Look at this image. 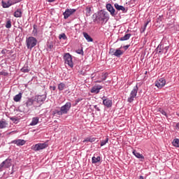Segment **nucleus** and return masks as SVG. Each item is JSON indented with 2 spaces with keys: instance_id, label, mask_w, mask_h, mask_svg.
Wrapping results in <instances>:
<instances>
[{
  "instance_id": "f257e3e1",
  "label": "nucleus",
  "mask_w": 179,
  "mask_h": 179,
  "mask_svg": "<svg viewBox=\"0 0 179 179\" xmlns=\"http://www.w3.org/2000/svg\"><path fill=\"white\" fill-rule=\"evenodd\" d=\"M93 17H95L96 22H102L103 23L105 22V23H107L108 19H110V15H108V13L104 10H101L96 14H94Z\"/></svg>"
},
{
  "instance_id": "f03ea898",
  "label": "nucleus",
  "mask_w": 179,
  "mask_h": 179,
  "mask_svg": "<svg viewBox=\"0 0 179 179\" xmlns=\"http://www.w3.org/2000/svg\"><path fill=\"white\" fill-rule=\"evenodd\" d=\"M71 107H72V103L67 102L60 108V110H56V114L57 115H64V114H66L71 110Z\"/></svg>"
},
{
  "instance_id": "7ed1b4c3",
  "label": "nucleus",
  "mask_w": 179,
  "mask_h": 179,
  "mask_svg": "<svg viewBox=\"0 0 179 179\" xmlns=\"http://www.w3.org/2000/svg\"><path fill=\"white\" fill-rule=\"evenodd\" d=\"M26 43L28 50H32L34 47L37 45V39L33 36H29L27 38Z\"/></svg>"
},
{
  "instance_id": "20e7f679",
  "label": "nucleus",
  "mask_w": 179,
  "mask_h": 179,
  "mask_svg": "<svg viewBox=\"0 0 179 179\" xmlns=\"http://www.w3.org/2000/svg\"><path fill=\"white\" fill-rule=\"evenodd\" d=\"M13 160L10 158H7L0 164V172L3 171V169H9L12 166Z\"/></svg>"
},
{
  "instance_id": "39448f33",
  "label": "nucleus",
  "mask_w": 179,
  "mask_h": 179,
  "mask_svg": "<svg viewBox=\"0 0 179 179\" xmlns=\"http://www.w3.org/2000/svg\"><path fill=\"white\" fill-rule=\"evenodd\" d=\"M63 59L64 63L69 65L70 68H73V62L72 61V56L69 53H65Z\"/></svg>"
},
{
  "instance_id": "423d86ee",
  "label": "nucleus",
  "mask_w": 179,
  "mask_h": 179,
  "mask_svg": "<svg viewBox=\"0 0 179 179\" xmlns=\"http://www.w3.org/2000/svg\"><path fill=\"white\" fill-rule=\"evenodd\" d=\"M138 94V85H136L130 93V96L127 99L129 103H132Z\"/></svg>"
},
{
  "instance_id": "0eeeda50",
  "label": "nucleus",
  "mask_w": 179,
  "mask_h": 179,
  "mask_svg": "<svg viewBox=\"0 0 179 179\" xmlns=\"http://www.w3.org/2000/svg\"><path fill=\"white\" fill-rule=\"evenodd\" d=\"M48 147V144L47 143H38L35 145H33L31 149L34 150L35 152H38V150H43V149H45V148Z\"/></svg>"
},
{
  "instance_id": "6e6552de",
  "label": "nucleus",
  "mask_w": 179,
  "mask_h": 179,
  "mask_svg": "<svg viewBox=\"0 0 179 179\" xmlns=\"http://www.w3.org/2000/svg\"><path fill=\"white\" fill-rule=\"evenodd\" d=\"M106 9L113 17H115L118 15V11H115V8H114L111 3L106 4Z\"/></svg>"
},
{
  "instance_id": "1a4fd4ad",
  "label": "nucleus",
  "mask_w": 179,
  "mask_h": 179,
  "mask_svg": "<svg viewBox=\"0 0 179 179\" xmlns=\"http://www.w3.org/2000/svg\"><path fill=\"white\" fill-rule=\"evenodd\" d=\"M76 12V9H72V8H67L66 9L65 12L63 13L64 18V19H68L69 16L73 15Z\"/></svg>"
},
{
  "instance_id": "9d476101",
  "label": "nucleus",
  "mask_w": 179,
  "mask_h": 179,
  "mask_svg": "<svg viewBox=\"0 0 179 179\" xmlns=\"http://www.w3.org/2000/svg\"><path fill=\"white\" fill-rule=\"evenodd\" d=\"M166 85V79L164 78H159L158 80L155 81V86L158 87V89H162L164 86Z\"/></svg>"
},
{
  "instance_id": "9b49d317",
  "label": "nucleus",
  "mask_w": 179,
  "mask_h": 179,
  "mask_svg": "<svg viewBox=\"0 0 179 179\" xmlns=\"http://www.w3.org/2000/svg\"><path fill=\"white\" fill-rule=\"evenodd\" d=\"M102 100H103V106L107 107V108H110V107H112V106H113V101H111V100H110L108 99H106V96H103L102 97Z\"/></svg>"
},
{
  "instance_id": "f8f14e48",
  "label": "nucleus",
  "mask_w": 179,
  "mask_h": 179,
  "mask_svg": "<svg viewBox=\"0 0 179 179\" xmlns=\"http://www.w3.org/2000/svg\"><path fill=\"white\" fill-rule=\"evenodd\" d=\"M101 89H103V86L99 85H94L91 89V93H94L95 94H99V93H100V90H101Z\"/></svg>"
},
{
  "instance_id": "ddd939ff",
  "label": "nucleus",
  "mask_w": 179,
  "mask_h": 179,
  "mask_svg": "<svg viewBox=\"0 0 179 179\" xmlns=\"http://www.w3.org/2000/svg\"><path fill=\"white\" fill-rule=\"evenodd\" d=\"M11 143H14V145H17V146H23L26 143V141L22 139L14 140L11 141Z\"/></svg>"
},
{
  "instance_id": "4468645a",
  "label": "nucleus",
  "mask_w": 179,
  "mask_h": 179,
  "mask_svg": "<svg viewBox=\"0 0 179 179\" xmlns=\"http://www.w3.org/2000/svg\"><path fill=\"white\" fill-rule=\"evenodd\" d=\"M46 99H47V94L38 95L36 98V101L37 103H44Z\"/></svg>"
},
{
  "instance_id": "2eb2a0df",
  "label": "nucleus",
  "mask_w": 179,
  "mask_h": 179,
  "mask_svg": "<svg viewBox=\"0 0 179 179\" xmlns=\"http://www.w3.org/2000/svg\"><path fill=\"white\" fill-rule=\"evenodd\" d=\"M22 15H23V11L21 8H17L14 13L15 17H22Z\"/></svg>"
},
{
  "instance_id": "dca6fc26",
  "label": "nucleus",
  "mask_w": 179,
  "mask_h": 179,
  "mask_svg": "<svg viewBox=\"0 0 179 179\" xmlns=\"http://www.w3.org/2000/svg\"><path fill=\"white\" fill-rule=\"evenodd\" d=\"M156 51L159 54H164V46L163 45H159L156 48Z\"/></svg>"
},
{
  "instance_id": "f3484780",
  "label": "nucleus",
  "mask_w": 179,
  "mask_h": 179,
  "mask_svg": "<svg viewBox=\"0 0 179 179\" xmlns=\"http://www.w3.org/2000/svg\"><path fill=\"white\" fill-rule=\"evenodd\" d=\"M8 127V122L4 119L0 120V129H3V128H6Z\"/></svg>"
},
{
  "instance_id": "a211bd4d",
  "label": "nucleus",
  "mask_w": 179,
  "mask_h": 179,
  "mask_svg": "<svg viewBox=\"0 0 179 179\" xmlns=\"http://www.w3.org/2000/svg\"><path fill=\"white\" fill-rule=\"evenodd\" d=\"M83 34L88 43H92L93 41V38L87 33L83 32Z\"/></svg>"
},
{
  "instance_id": "6ab92c4d",
  "label": "nucleus",
  "mask_w": 179,
  "mask_h": 179,
  "mask_svg": "<svg viewBox=\"0 0 179 179\" xmlns=\"http://www.w3.org/2000/svg\"><path fill=\"white\" fill-rule=\"evenodd\" d=\"M57 89L59 90V92H62V90L66 89V85H65L64 83H60L57 85Z\"/></svg>"
},
{
  "instance_id": "aec40b11",
  "label": "nucleus",
  "mask_w": 179,
  "mask_h": 179,
  "mask_svg": "<svg viewBox=\"0 0 179 179\" xmlns=\"http://www.w3.org/2000/svg\"><path fill=\"white\" fill-rule=\"evenodd\" d=\"M133 155L137 157V159H145V157H143V155H142V154L137 152L136 150H133Z\"/></svg>"
},
{
  "instance_id": "412c9836",
  "label": "nucleus",
  "mask_w": 179,
  "mask_h": 179,
  "mask_svg": "<svg viewBox=\"0 0 179 179\" xmlns=\"http://www.w3.org/2000/svg\"><path fill=\"white\" fill-rule=\"evenodd\" d=\"M114 7L115 8L116 10H122V12H124L125 10V7H124L123 6H120L117 3L114 4Z\"/></svg>"
},
{
  "instance_id": "4be33fe9",
  "label": "nucleus",
  "mask_w": 179,
  "mask_h": 179,
  "mask_svg": "<svg viewBox=\"0 0 179 179\" xmlns=\"http://www.w3.org/2000/svg\"><path fill=\"white\" fill-rule=\"evenodd\" d=\"M131 34H127L120 38V41H127V40H129V38H131Z\"/></svg>"
},
{
  "instance_id": "5701e85b",
  "label": "nucleus",
  "mask_w": 179,
  "mask_h": 179,
  "mask_svg": "<svg viewBox=\"0 0 179 179\" xmlns=\"http://www.w3.org/2000/svg\"><path fill=\"white\" fill-rule=\"evenodd\" d=\"M34 103V100L31 98H29L25 103V106L26 107H30L31 106H33Z\"/></svg>"
},
{
  "instance_id": "b1692460",
  "label": "nucleus",
  "mask_w": 179,
  "mask_h": 179,
  "mask_svg": "<svg viewBox=\"0 0 179 179\" xmlns=\"http://www.w3.org/2000/svg\"><path fill=\"white\" fill-rule=\"evenodd\" d=\"M13 100L16 103L20 101V100H22V92H20L18 94L15 95L13 98Z\"/></svg>"
},
{
  "instance_id": "393cba45",
  "label": "nucleus",
  "mask_w": 179,
  "mask_h": 179,
  "mask_svg": "<svg viewBox=\"0 0 179 179\" xmlns=\"http://www.w3.org/2000/svg\"><path fill=\"white\" fill-rule=\"evenodd\" d=\"M122 54H124V52H122V50H121L120 49L116 50L114 52L115 57H121V55H122Z\"/></svg>"
},
{
  "instance_id": "a878e982",
  "label": "nucleus",
  "mask_w": 179,
  "mask_h": 179,
  "mask_svg": "<svg viewBox=\"0 0 179 179\" xmlns=\"http://www.w3.org/2000/svg\"><path fill=\"white\" fill-rule=\"evenodd\" d=\"M37 124H38V117H33L32 118V121L30 123V125L31 127L34 126V125H37Z\"/></svg>"
},
{
  "instance_id": "bb28decb",
  "label": "nucleus",
  "mask_w": 179,
  "mask_h": 179,
  "mask_svg": "<svg viewBox=\"0 0 179 179\" xmlns=\"http://www.w3.org/2000/svg\"><path fill=\"white\" fill-rule=\"evenodd\" d=\"M1 6H3V8H9L10 6V4L9 3V1H8L7 2H5L3 1H1Z\"/></svg>"
},
{
  "instance_id": "cd10ccee",
  "label": "nucleus",
  "mask_w": 179,
  "mask_h": 179,
  "mask_svg": "<svg viewBox=\"0 0 179 179\" xmlns=\"http://www.w3.org/2000/svg\"><path fill=\"white\" fill-rule=\"evenodd\" d=\"M100 160H101V158L100 157H93L92 162L93 164H96V163H99V162H100Z\"/></svg>"
},
{
  "instance_id": "c85d7f7f",
  "label": "nucleus",
  "mask_w": 179,
  "mask_h": 179,
  "mask_svg": "<svg viewBox=\"0 0 179 179\" xmlns=\"http://www.w3.org/2000/svg\"><path fill=\"white\" fill-rule=\"evenodd\" d=\"M96 141V138L94 137H90L87 138L85 140L83 141V142H94Z\"/></svg>"
},
{
  "instance_id": "c756f323",
  "label": "nucleus",
  "mask_w": 179,
  "mask_h": 179,
  "mask_svg": "<svg viewBox=\"0 0 179 179\" xmlns=\"http://www.w3.org/2000/svg\"><path fill=\"white\" fill-rule=\"evenodd\" d=\"M172 143L176 148H179V139L178 138L174 139Z\"/></svg>"
},
{
  "instance_id": "7c9ffc66",
  "label": "nucleus",
  "mask_w": 179,
  "mask_h": 179,
  "mask_svg": "<svg viewBox=\"0 0 179 179\" xmlns=\"http://www.w3.org/2000/svg\"><path fill=\"white\" fill-rule=\"evenodd\" d=\"M59 40L63 39V40H66V38H68V37H66V35L65 34H61L59 35Z\"/></svg>"
},
{
  "instance_id": "2f4dec72",
  "label": "nucleus",
  "mask_w": 179,
  "mask_h": 179,
  "mask_svg": "<svg viewBox=\"0 0 179 179\" xmlns=\"http://www.w3.org/2000/svg\"><path fill=\"white\" fill-rule=\"evenodd\" d=\"M85 10H86V15L90 16V12H92V8H90V7H86Z\"/></svg>"
},
{
  "instance_id": "473e14b6",
  "label": "nucleus",
  "mask_w": 179,
  "mask_h": 179,
  "mask_svg": "<svg viewBox=\"0 0 179 179\" xmlns=\"http://www.w3.org/2000/svg\"><path fill=\"white\" fill-rule=\"evenodd\" d=\"M6 27V29H10L12 27V22L10 20L7 21Z\"/></svg>"
},
{
  "instance_id": "72a5a7b5",
  "label": "nucleus",
  "mask_w": 179,
  "mask_h": 179,
  "mask_svg": "<svg viewBox=\"0 0 179 179\" xmlns=\"http://www.w3.org/2000/svg\"><path fill=\"white\" fill-rule=\"evenodd\" d=\"M108 76V73H103L101 76L102 80H106V79H107Z\"/></svg>"
},
{
  "instance_id": "f704fd0d",
  "label": "nucleus",
  "mask_w": 179,
  "mask_h": 179,
  "mask_svg": "<svg viewBox=\"0 0 179 179\" xmlns=\"http://www.w3.org/2000/svg\"><path fill=\"white\" fill-rule=\"evenodd\" d=\"M108 142V138H106L105 140L101 141V146H104Z\"/></svg>"
},
{
  "instance_id": "c9c22d12",
  "label": "nucleus",
  "mask_w": 179,
  "mask_h": 179,
  "mask_svg": "<svg viewBox=\"0 0 179 179\" xmlns=\"http://www.w3.org/2000/svg\"><path fill=\"white\" fill-rule=\"evenodd\" d=\"M34 36H37V26L34 25V30H33Z\"/></svg>"
},
{
  "instance_id": "e433bc0d",
  "label": "nucleus",
  "mask_w": 179,
  "mask_h": 179,
  "mask_svg": "<svg viewBox=\"0 0 179 179\" xmlns=\"http://www.w3.org/2000/svg\"><path fill=\"white\" fill-rule=\"evenodd\" d=\"M159 113H161V114H162V115H165V117H167V113H166V111L160 108Z\"/></svg>"
},
{
  "instance_id": "4c0bfd02",
  "label": "nucleus",
  "mask_w": 179,
  "mask_h": 179,
  "mask_svg": "<svg viewBox=\"0 0 179 179\" xmlns=\"http://www.w3.org/2000/svg\"><path fill=\"white\" fill-rule=\"evenodd\" d=\"M22 72H24V73H27L30 70L23 67L22 69H21Z\"/></svg>"
},
{
  "instance_id": "58836bf2",
  "label": "nucleus",
  "mask_w": 179,
  "mask_h": 179,
  "mask_svg": "<svg viewBox=\"0 0 179 179\" xmlns=\"http://www.w3.org/2000/svg\"><path fill=\"white\" fill-rule=\"evenodd\" d=\"M115 52V50L114 48H110L109 50V54H112V55H114V53Z\"/></svg>"
},
{
  "instance_id": "ea45409f",
  "label": "nucleus",
  "mask_w": 179,
  "mask_h": 179,
  "mask_svg": "<svg viewBox=\"0 0 179 179\" xmlns=\"http://www.w3.org/2000/svg\"><path fill=\"white\" fill-rule=\"evenodd\" d=\"M8 2L10 3V6H12V5H15V3H17V1H13L10 0H8Z\"/></svg>"
},
{
  "instance_id": "a19ab883",
  "label": "nucleus",
  "mask_w": 179,
  "mask_h": 179,
  "mask_svg": "<svg viewBox=\"0 0 179 179\" xmlns=\"http://www.w3.org/2000/svg\"><path fill=\"white\" fill-rule=\"evenodd\" d=\"M169 48H170L169 46H166L165 48H164V53L166 54L167 52V51H169Z\"/></svg>"
},
{
  "instance_id": "79ce46f5",
  "label": "nucleus",
  "mask_w": 179,
  "mask_h": 179,
  "mask_svg": "<svg viewBox=\"0 0 179 179\" xmlns=\"http://www.w3.org/2000/svg\"><path fill=\"white\" fill-rule=\"evenodd\" d=\"M48 48H49V50H52V48H54V45H52V43H50L48 45Z\"/></svg>"
},
{
  "instance_id": "37998d69",
  "label": "nucleus",
  "mask_w": 179,
  "mask_h": 179,
  "mask_svg": "<svg viewBox=\"0 0 179 179\" xmlns=\"http://www.w3.org/2000/svg\"><path fill=\"white\" fill-rule=\"evenodd\" d=\"M76 52L77 54H82V55H83V50H78Z\"/></svg>"
},
{
  "instance_id": "c03bdc74",
  "label": "nucleus",
  "mask_w": 179,
  "mask_h": 179,
  "mask_svg": "<svg viewBox=\"0 0 179 179\" xmlns=\"http://www.w3.org/2000/svg\"><path fill=\"white\" fill-rule=\"evenodd\" d=\"M150 22V21H148V22L145 24V25H144V29H143V31H145V30L146 29V27H147L148 24H149V22Z\"/></svg>"
},
{
  "instance_id": "a18cd8bd",
  "label": "nucleus",
  "mask_w": 179,
  "mask_h": 179,
  "mask_svg": "<svg viewBox=\"0 0 179 179\" xmlns=\"http://www.w3.org/2000/svg\"><path fill=\"white\" fill-rule=\"evenodd\" d=\"M10 120L11 121H15V122H16V121H17V119L16 117H10Z\"/></svg>"
},
{
  "instance_id": "49530a36",
  "label": "nucleus",
  "mask_w": 179,
  "mask_h": 179,
  "mask_svg": "<svg viewBox=\"0 0 179 179\" xmlns=\"http://www.w3.org/2000/svg\"><path fill=\"white\" fill-rule=\"evenodd\" d=\"M6 52H8V50H6V49H3L1 50V54L5 55V54H6Z\"/></svg>"
},
{
  "instance_id": "de8ad7c7",
  "label": "nucleus",
  "mask_w": 179,
  "mask_h": 179,
  "mask_svg": "<svg viewBox=\"0 0 179 179\" xmlns=\"http://www.w3.org/2000/svg\"><path fill=\"white\" fill-rule=\"evenodd\" d=\"M94 108H95V110H96V111H100V108L97 106V105H94Z\"/></svg>"
},
{
  "instance_id": "09e8293b",
  "label": "nucleus",
  "mask_w": 179,
  "mask_h": 179,
  "mask_svg": "<svg viewBox=\"0 0 179 179\" xmlns=\"http://www.w3.org/2000/svg\"><path fill=\"white\" fill-rule=\"evenodd\" d=\"M129 46H130V45H124V46L123 47V48H124L125 50H127V49L129 48Z\"/></svg>"
},
{
  "instance_id": "8fccbe9b",
  "label": "nucleus",
  "mask_w": 179,
  "mask_h": 179,
  "mask_svg": "<svg viewBox=\"0 0 179 179\" xmlns=\"http://www.w3.org/2000/svg\"><path fill=\"white\" fill-rule=\"evenodd\" d=\"M50 89H52V90H55L57 89V87L55 86H50Z\"/></svg>"
},
{
  "instance_id": "3c124183",
  "label": "nucleus",
  "mask_w": 179,
  "mask_h": 179,
  "mask_svg": "<svg viewBox=\"0 0 179 179\" xmlns=\"http://www.w3.org/2000/svg\"><path fill=\"white\" fill-rule=\"evenodd\" d=\"M79 101H82V99H78L76 101V103H79Z\"/></svg>"
},
{
  "instance_id": "603ef678",
  "label": "nucleus",
  "mask_w": 179,
  "mask_h": 179,
  "mask_svg": "<svg viewBox=\"0 0 179 179\" xmlns=\"http://www.w3.org/2000/svg\"><path fill=\"white\" fill-rule=\"evenodd\" d=\"M55 0H48V2H54Z\"/></svg>"
},
{
  "instance_id": "864d4df0",
  "label": "nucleus",
  "mask_w": 179,
  "mask_h": 179,
  "mask_svg": "<svg viewBox=\"0 0 179 179\" xmlns=\"http://www.w3.org/2000/svg\"><path fill=\"white\" fill-rule=\"evenodd\" d=\"M138 179H143V176H141Z\"/></svg>"
},
{
  "instance_id": "5fc2aeb1",
  "label": "nucleus",
  "mask_w": 179,
  "mask_h": 179,
  "mask_svg": "<svg viewBox=\"0 0 179 179\" xmlns=\"http://www.w3.org/2000/svg\"><path fill=\"white\" fill-rule=\"evenodd\" d=\"M101 81H100V80H97L96 81V83H100Z\"/></svg>"
},
{
  "instance_id": "6e6d98bb",
  "label": "nucleus",
  "mask_w": 179,
  "mask_h": 179,
  "mask_svg": "<svg viewBox=\"0 0 179 179\" xmlns=\"http://www.w3.org/2000/svg\"><path fill=\"white\" fill-rule=\"evenodd\" d=\"M0 75H3V73H2V72H0Z\"/></svg>"
},
{
  "instance_id": "4d7b16f0",
  "label": "nucleus",
  "mask_w": 179,
  "mask_h": 179,
  "mask_svg": "<svg viewBox=\"0 0 179 179\" xmlns=\"http://www.w3.org/2000/svg\"><path fill=\"white\" fill-rule=\"evenodd\" d=\"M159 19H162V16H159Z\"/></svg>"
},
{
  "instance_id": "13d9d810",
  "label": "nucleus",
  "mask_w": 179,
  "mask_h": 179,
  "mask_svg": "<svg viewBox=\"0 0 179 179\" xmlns=\"http://www.w3.org/2000/svg\"><path fill=\"white\" fill-rule=\"evenodd\" d=\"M1 135H2V134L0 133V138H1Z\"/></svg>"
},
{
  "instance_id": "bf43d9fd",
  "label": "nucleus",
  "mask_w": 179,
  "mask_h": 179,
  "mask_svg": "<svg viewBox=\"0 0 179 179\" xmlns=\"http://www.w3.org/2000/svg\"><path fill=\"white\" fill-rule=\"evenodd\" d=\"M15 167V165H13V168H14Z\"/></svg>"
},
{
  "instance_id": "052dcab7",
  "label": "nucleus",
  "mask_w": 179,
  "mask_h": 179,
  "mask_svg": "<svg viewBox=\"0 0 179 179\" xmlns=\"http://www.w3.org/2000/svg\"><path fill=\"white\" fill-rule=\"evenodd\" d=\"M23 111H26V110H23Z\"/></svg>"
},
{
  "instance_id": "680f3d73",
  "label": "nucleus",
  "mask_w": 179,
  "mask_h": 179,
  "mask_svg": "<svg viewBox=\"0 0 179 179\" xmlns=\"http://www.w3.org/2000/svg\"><path fill=\"white\" fill-rule=\"evenodd\" d=\"M133 1H136V0H133Z\"/></svg>"
}]
</instances>
